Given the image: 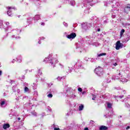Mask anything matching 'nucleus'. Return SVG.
I'll list each match as a JSON object with an SVG mask.
<instances>
[{
  "label": "nucleus",
  "mask_w": 130,
  "mask_h": 130,
  "mask_svg": "<svg viewBox=\"0 0 130 130\" xmlns=\"http://www.w3.org/2000/svg\"><path fill=\"white\" fill-rule=\"evenodd\" d=\"M94 72L99 77H101V76L103 75V69L101 68L100 67L96 68L95 69Z\"/></svg>",
  "instance_id": "obj_1"
},
{
  "label": "nucleus",
  "mask_w": 130,
  "mask_h": 130,
  "mask_svg": "<svg viewBox=\"0 0 130 130\" xmlns=\"http://www.w3.org/2000/svg\"><path fill=\"white\" fill-rule=\"evenodd\" d=\"M82 29H83V31H86V30H88L90 27H91V24L89 23H85L83 24H82Z\"/></svg>",
  "instance_id": "obj_2"
},
{
  "label": "nucleus",
  "mask_w": 130,
  "mask_h": 130,
  "mask_svg": "<svg viewBox=\"0 0 130 130\" xmlns=\"http://www.w3.org/2000/svg\"><path fill=\"white\" fill-rule=\"evenodd\" d=\"M76 36V33L72 32L71 34L67 36V38L69 39H74Z\"/></svg>",
  "instance_id": "obj_3"
},
{
  "label": "nucleus",
  "mask_w": 130,
  "mask_h": 130,
  "mask_svg": "<svg viewBox=\"0 0 130 130\" xmlns=\"http://www.w3.org/2000/svg\"><path fill=\"white\" fill-rule=\"evenodd\" d=\"M124 12L126 13V14L130 12V4H127L126 7L124 8Z\"/></svg>",
  "instance_id": "obj_4"
},
{
  "label": "nucleus",
  "mask_w": 130,
  "mask_h": 130,
  "mask_svg": "<svg viewBox=\"0 0 130 130\" xmlns=\"http://www.w3.org/2000/svg\"><path fill=\"white\" fill-rule=\"evenodd\" d=\"M7 9H8V10H9V11H8V12H7V14H8V16H12V13H11L12 9H14L15 10V8L11 7H8Z\"/></svg>",
  "instance_id": "obj_5"
},
{
  "label": "nucleus",
  "mask_w": 130,
  "mask_h": 130,
  "mask_svg": "<svg viewBox=\"0 0 130 130\" xmlns=\"http://www.w3.org/2000/svg\"><path fill=\"white\" fill-rule=\"evenodd\" d=\"M121 45H122V44L120 43V41H118L116 42V49L117 50H119V48H120V47H121Z\"/></svg>",
  "instance_id": "obj_6"
},
{
  "label": "nucleus",
  "mask_w": 130,
  "mask_h": 130,
  "mask_svg": "<svg viewBox=\"0 0 130 130\" xmlns=\"http://www.w3.org/2000/svg\"><path fill=\"white\" fill-rule=\"evenodd\" d=\"M6 104V100L5 99H2L0 101V105L1 106V107H3L4 105Z\"/></svg>",
  "instance_id": "obj_7"
},
{
  "label": "nucleus",
  "mask_w": 130,
  "mask_h": 130,
  "mask_svg": "<svg viewBox=\"0 0 130 130\" xmlns=\"http://www.w3.org/2000/svg\"><path fill=\"white\" fill-rule=\"evenodd\" d=\"M10 127V124H4L3 125V128L4 129H7V128H9Z\"/></svg>",
  "instance_id": "obj_8"
},
{
  "label": "nucleus",
  "mask_w": 130,
  "mask_h": 130,
  "mask_svg": "<svg viewBox=\"0 0 130 130\" xmlns=\"http://www.w3.org/2000/svg\"><path fill=\"white\" fill-rule=\"evenodd\" d=\"M107 128H108L106 126H101L100 127V130H106V129H107Z\"/></svg>",
  "instance_id": "obj_9"
},
{
  "label": "nucleus",
  "mask_w": 130,
  "mask_h": 130,
  "mask_svg": "<svg viewBox=\"0 0 130 130\" xmlns=\"http://www.w3.org/2000/svg\"><path fill=\"white\" fill-rule=\"evenodd\" d=\"M83 109H84V105L81 104L79 107V111H81V110H83Z\"/></svg>",
  "instance_id": "obj_10"
},
{
  "label": "nucleus",
  "mask_w": 130,
  "mask_h": 130,
  "mask_svg": "<svg viewBox=\"0 0 130 130\" xmlns=\"http://www.w3.org/2000/svg\"><path fill=\"white\" fill-rule=\"evenodd\" d=\"M56 62H58V61H57V60H52V61L50 62V63H51V64H53V63L55 64L56 63Z\"/></svg>",
  "instance_id": "obj_11"
},
{
  "label": "nucleus",
  "mask_w": 130,
  "mask_h": 130,
  "mask_svg": "<svg viewBox=\"0 0 130 130\" xmlns=\"http://www.w3.org/2000/svg\"><path fill=\"white\" fill-rule=\"evenodd\" d=\"M34 18L36 20H39V19L40 18V15H37Z\"/></svg>",
  "instance_id": "obj_12"
},
{
  "label": "nucleus",
  "mask_w": 130,
  "mask_h": 130,
  "mask_svg": "<svg viewBox=\"0 0 130 130\" xmlns=\"http://www.w3.org/2000/svg\"><path fill=\"white\" fill-rule=\"evenodd\" d=\"M103 55H106V53H101V54H98V56L99 57H100V56H103Z\"/></svg>",
  "instance_id": "obj_13"
},
{
  "label": "nucleus",
  "mask_w": 130,
  "mask_h": 130,
  "mask_svg": "<svg viewBox=\"0 0 130 130\" xmlns=\"http://www.w3.org/2000/svg\"><path fill=\"white\" fill-rule=\"evenodd\" d=\"M107 107L108 108H111L112 107V104H110V103H107Z\"/></svg>",
  "instance_id": "obj_14"
},
{
  "label": "nucleus",
  "mask_w": 130,
  "mask_h": 130,
  "mask_svg": "<svg viewBox=\"0 0 130 130\" xmlns=\"http://www.w3.org/2000/svg\"><path fill=\"white\" fill-rule=\"evenodd\" d=\"M112 79L113 80H118V79H119V77H116L115 76H113L112 77Z\"/></svg>",
  "instance_id": "obj_15"
},
{
  "label": "nucleus",
  "mask_w": 130,
  "mask_h": 130,
  "mask_svg": "<svg viewBox=\"0 0 130 130\" xmlns=\"http://www.w3.org/2000/svg\"><path fill=\"white\" fill-rule=\"evenodd\" d=\"M24 91L25 92H30V89H29V88H28V87H25L24 88Z\"/></svg>",
  "instance_id": "obj_16"
},
{
  "label": "nucleus",
  "mask_w": 130,
  "mask_h": 130,
  "mask_svg": "<svg viewBox=\"0 0 130 130\" xmlns=\"http://www.w3.org/2000/svg\"><path fill=\"white\" fill-rule=\"evenodd\" d=\"M70 4L71 6H75V5L76 4V3L74 1H72L70 2Z\"/></svg>",
  "instance_id": "obj_17"
},
{
  "label": "nucleus",
  "mask_w": 130,
  "mask_h": 130,
  "mask_svg": "<svg viewBox=\"0 0 130 130\" xmlns=\"http://www.w3.org/2000/svg\"><path fill=\"white\" fill-rule=\"evenodd\" d=\"M53 96V95L52 94H51V93L48 94L47 95V96H48L49 98H52Z\"/></svg>",
  "instance_id": "obj_18"
},
{
  "label": "nucleus",
  "mask_w": 130,
  "mask_h": 130,
  "mask_svg": "<svg viewBox=\"0 0 130 130\" xmlns=\"http://www.w3.org/2000/svg\"><path fill=\"white\" fill-rule=\"evenodd\" d=\"M96 99V95H93L92 100H95Z\"/></svg>",
  "instance_id": "obj_19"
},
{
  "label": "nucleus",
  "mask_w": 130,
  "mask_h": 130,
  "mask_svg": "<svg viewBox=\"0 0 130 130\" xmlns=\"http://www.w3.org/2000/svg\"><path fill=\"white\" fill-rule=\"evenodd\" d=\"M78 91L79 92H82V91H83V90L82 89V88H81V87L78 88Z\"/></svg>",
  "instance_id": "obj_20"
},
{
  "label": "nucleus",
  "mask_w": 130,
  "mask_h": 130,
  "mask_svg": "<svg viewBox=\"0 0 130 130\" xmlns=\"http://www.w3.org/2000/svg\"><path fill=\"white\" fill-rule=\"evenodd\" d=\"M2 26H3V21L0 22V28H2Z\"/></svg>",
  "instance_id": "obj_21"
},
{
  "label": "nucleus",
  "mask_w": 130,
  "mask_h": 130,
  "mask_svg": "<svg viewBox=\"0 0 130 130\" xmlns=\"http://www.w3.org/2000/svg\"><path fill=\"white\" fill-rule=\"evenodd\" d=\"M125 31V30H124V29H122L121 30V33H123V32Z\"/></svg>",
  "instance_id": "obj_22"
},
{
  "label": "nucleus",
  "mask_w": 130,
  "mask_h": 130,
  "mask_svg": "<svg viewBox=\"0 0 130 130\" xmlns=\"http://www.w3.org/2000/svg\"><path fill=\"white\" fill-rule=\"evenodd\" d=\"M88 3H91V2H93V0H87Z\"/></svg>",
  "instance_id": "obj_23"
},
{
  "label": "nucleus",
  "mask_w": 130,
  "mask_h": 130,
  "mask_svg": "<svg viewBox=\"0 0 130 130\" xmlns=\"http://www.w3.org/2000/svg\"><path fill=\"white\" fill-rule=\"evenodd\" d=\"M6 24L7 25H10V22H7L6 23Z\"/></svg>",
  "instance_id": "obj_24"
},
{
  "label": "nucleus",
  "mask_w": 130,
  "mask_h": 130,
  "mask_svg": "<svg viewBox=\"0 0 130 130\" xmlns=\"http://www.w3.org/2000/svg\"><path fill=\"white\" fill-rule=\"evenodd\" d=\"M41 25H42V26H44V25H45V23H44V22H42L41 23Z\"/></svg>",
  "instance_id": "obj_25"
},
{
  "label": "nucleus",
  "mask_w": 130,
  "mask_h": 130,
  "mask_svg": "<svg viewBox=\"0 0 130 130\" xmlns=\"http://www.w3.org/2000/svg\"><path fill=\"white\" fill-rule=\"evenodd\" d=\"M119 98H120V99H122V98H123V95H120L119 96Z\"/></svg>",
  "instance_id": "obj_26"
},
{
  "label": "nucleus",
  "mask_w": 130,
  "mask_h": 130,
  "mask_svg": "<svg viewBox=\"0 0 130 130\" xmlns=\"http://www.w3.org/2000/svg\"><path fill=\"white\" fill-rule=\"evenodd\" d=\"M126 128V129H129V128H130L129 126H127Z\"/></svg>",
  "instance_id": "obj_27"
},
{
  "label": "nucleus",
  "mask_w": 130,
  "mask_h": 130,
  "mask_svg": "<svg viewBox=\"0 0 130 130\" xmlns=\"http://www.w3.org/2000/svg\"><path fill=\"white\" fill-rule=\"evenodd\" d=\"M54 130H59V128H54Z\"/></svg>",
  "instance_id": "obj_28"
},
{
  "label": "nucleus",
  "mask_w": 130,
  "mask_h": 130,
  "mask_svg": "<svg viewBox=\"0 0 130 130\" xmlns=\"http://www.w3.org/2000/svg\"><path fill=\"white\" fill-rule=\"evenodd\" d=\"M86 91H84L82 92V94L84 95V94H85Z\"/></svg>",
  "instance_id": "obj_29"
},
{
  "label": "nucleus",
  "mask_w": 130,
  "mask_h": 130,
  "mask_svg": "<svg viewBox=\"0 0 130 130\" xmlns=\"http://www.w3.org/2000/svg\"><path fill=\"white\" fill-rule=\"evenodd\" d=\"M84 130H89V128H88V127H85L84 128Z\"/></svg>",
  "instance_id": "obj_30"
},
{
  "label": "nucleus",
  "mask_w": 130,
  "mask_h": 130,
  "mask_svg": "<svg viewBox=\"0 0 130 130\" xmlns=\"http://www.w3.org/2000/svg\"><path fill=\"white\" fill-rule=\"evenodd\" d=\"M114 66L115 67H116V66H117V63H114Z\"/></svg>",
  "instance_id": "obj_31"
},
{
  "label": "nucleus",
  "mask_w": 130,
  "mask_h": 130,
  "mask_svg": "<svg viewBox=\"0 0 130 130\" xmlns=\"http://www.w3.org/2000/svg\"><path fill=\"white\" fill-rule=\"evenodd\" d=\"M58 80H61V77H58Z\"/></svg>",
  "instance_id": "obj_32"
},
{
  "label": "nucleus",
  "mask_w": 130,
  "mask_h": 130,
  "mask_svg": "<svg viewBox=\"0 0 130 130\" xmlns=\"http://www.w3.org/2000/svg\"><path fill=\"white\" fill-rule=\"evenodd\" d=\"M2 73H3L2 71H0V76H2Z\"/></svg>",
  "instance_id": "obj_33"
},
{
  "label": "nucleus",
  "mask_w": 130,
  "mask_h": 130,
  "mask_svg": "<svg viewBox=\"0 0 130 130\" xmlns=\"http://www.w3.org/2000/svg\"><path fill=\"white\" fill-rule=\"evenodd\" d=\"M98 32H100V28H99V29H98Z\"/></svg>",
  "instance_id": "obj_34"
},
{
  "label": "nucleus",
  "mask_w": 130,
  "mask_h": 130,
  "mask_svg": "<svg viewBox=\"0 0 130 130\" xmlns=\"http://www.w3.org/2000/svg\"><path fill=\"white\" fill-rule=\"evenodd\" d=\"M120 35H121V36H122V35H123V34L121 33V32H120Z\"/></svg>",
  "instance_id": "obj_35"
},
{
  "label": "nucleus",
  "mask_w": 130,
  "mask_h": 130,
  "mask_svg": "<svg viewBox=\"0 0 130 130\" xmlns=\"http://www.w3.org/2000/svg\"><path fill=\"white\" fill-rule=\"evenodd\" d=\"M112 18H115V15H112Z\"/></svg>",
  "instance_id": "obj_36"
},
{
  "label": "nucleus",
  "mask_w": 130,
  "mask_h": 130,
  "mask_svg": "<svg viewBox=\"0 0 130 130\" xmlns=\"http://www.w3.org/2000/svg\"><path fill=\"white\" fill-rule=\"evenodd\" d=\"M65 26H66V27H67L68 24L66 23V24H65Z\"/></svg>",
  "instance_id": "obj_37"
},
{
  "label": "nucleus",
  "mask_w": 130,
  "mask_h": 130,
  "mask_svg": "<svg viewBox=\"0 0 130 130\" xmlns=\"http://www.w3.org/2000/svg\"><path fill=\"white\" fill-rule=\"evenodd\" d=\"M18 120H21V118H18Z\"/></svg>",
  "instance_id": "obj_38"
},
{
  "label": "nucleus",
  "mask_w": 130,
  "mask_h": 130,
  "mask_svg": "<svg viewBox=\"0 0 130 130\" xmlns=\"http://www.w3.org/2000/svg\"><path fill=\"white\" fill-rule=\"evenodd\" d=\"M37 113H35V114H34V115H37Z\"/></svg>",
  "instance_id": "obj_39"
},
{
  "label": "nucleus",
  "mask_w": 130,
  "mask_h": 130,
  "mask_svg": "<svg viewBox=\"0 0 130 130\" xmlns=\"http://www.w3.org/2000/svg\"><path fill=\"white\" fill-rule=\"evenodd\" d=\"M123 92H124V93H125V90H124Z\"/></svg>",
  "instance_id": "obj_40"
},
{
  "label": "nucleus",
  "mask_w": 130,
  "mask_h": 130,
  "mask_svg": "<svg viewBox=\"0 0 130 130\" xmlns=\"http://www.w3.org/2000/svg\"><path fill=\"white\" fill-rule=\"evenodd\" d=\"M39 44H40V43H40V41H39Z\"/></svg>",
  "instance_id": "obj_41"
},
{
  "label": "nucleus",
  "mask_w": 130,
  "mask_h": 130,
  "mask_svg": "<svg viewBox=\"0 0 130 130\" xmlns=\"http://www.w3.org/2000/svg\"><path fill=\"white\" fill-rule=\"evenodd\" d=\"M1 67H2V64L0 63V68H1Z\"/></svg>",
  "instance_id": "obj_42"
},
{
  "label": "nucleus",
  "mask_w": 130,
  "mask_h": 130,
  "mask_svg": "<svg viewBox=\"0 0 130 130\" xmlns=\"http://www.w3.org/2000/svg\"><path fill=\"white\" fill-rule=\"evenodd\" d=\"M21 61H22V60H20V62H21Z\"/></svg>",
  "instance_id": "obj_43"
},
{
  "label": "nucleus",
  "mask_w": 130,
  "mask_h": 130,
  "mask_svg": "<svg viewBox=\"0 0 130 130\" xmlns=\"http://www.w3.org/2000/svg\"><path fill=\"white\" fill-rule=\"evenodd\" d=\"M42 73H40V75H41Z\"/></svg>",
  "instance_id": "obj_44"
},
{
  "label": "nucleus",
  "mask_w": 130,
  "mask_h": 130,
  "mask_svg": "<svg viewBox=\"0 0 130 130\" xmlns=\"http://www.w3.org/2000/svg\"><path fill=\"white\" fill-rule=\"evenodd\" d=\"M120 117H121V116H120Z\"/></svg>",
  "instance_id": "obj_45"
}]
</instances>
